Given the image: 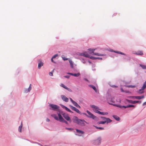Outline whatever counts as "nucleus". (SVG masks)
I'll use <instances>...</instances> for the list:
<instances>
[{
  "mask_svg": "<svg viewBox=\"0 0 146 146\" xmlns=\"http://www.w3.org/2000/svg\"><path fill=\"white\" fill-rule=\"evenodd\" d=\"M111 52H115V53L120 54H122V55H125V54L124 53L122 52H121L116 51H113V50H111Z\"/></svg>",
  "mask_w": 146,
  "mask_h": 146,
  "instance_id": "nucleus-24",
  "label": "nucleus"
},
{
  "mask_svg": "<svg viewBox=\"0 0 146 146\" xmlns=\"http://www.w3.org/2000/svg\"><path fill=\"white\" fill-rule=\"evenodd\" d=\"M99 113V114L103 115H108V112H103L100 111H98Z\"/></svg>",
  "mask_w": 146,
  "mask_h": 146,
  "instance_id": "nucleus-31",
  "label": "nucleus"
},
{
  "mask_svg": "<svg viewBox=\"0 0 146 146\" xmlns=\"http://www.w3.org/2000/svg\"><path fill=\"white\" fill-rule=\"evenodd\" d=\"M61 97L62 99L66 102H68V99L65 96L62 95L61 96Z\"/></svg>",
  "mask_w": 146,
  "mask_h": 146,
  "instance_id": "nucleus-14",
  "label": "nucleus"
},
{
  "mask_svg": "<svg viewBox=\"0 0 146 146\" xmlns=\"http://www.w3.org/2000/svg\"><path fill=\"white\" fill-rule=\"evenodd\" d=\"M62 122H64L66 123V124H68V122L65 121L64 119V120H63Z\"/></svg>",
  "mask_w": 146,
  "mask_h": 146,
  "instance_id": "nucleus-40",
  "label": "nucleus"
},
{
  "mask_svg": "<svg viewBox=\"0 0 146 146\" xmlns=\"http://www.w3.org/2000/svg\"><path fill=\"white\" fill-rule=\"evenodd\" d=\"M85 123H87L86 121L84 120L80 119V121H79V122H78V124L79 125H80L82 126H84L85 125Z\"/></svg>",
  "mask_w": 146,
  "mask_h": 146,
  "instance_id": "nucleus-7",
  "label": "nucleus"
},
{
  "mask_svg": "<svg viewBox=\"0 0 146 146\" xmlns=\"http://www.w3.org/2000/svg\"><path fill=\"white\" fill-rule=\"evenodd\" d=\"M72 103L77 108H80V106L76 102L74 101Z\"/></svg>",
  "mask_w": 146,
  "mask_h": 146,
  "instance_id": "nucleus-18",
  "label": "nucleus"
},
{
  "mask_svg": "<svg viewBox=\"0 0 146 146\" xmlns=\"http://www.w3.org/2000/svg\"><path fill=\"white\" fill-rule=\"evenodd\" d=\"M72 119L74 122L77 124L79 122V121H80V119H78L76 116H74Z\"/></svg>",
  "mask_w": 146,
  "mask_h": 146,
  "instance_id": "nucleus-10",
  "label": "nucleus"
},
{
  "mask_svg": "<svg viewBox=\"0 0 146 146\" xmlns=\"http://www.w3.org/2000/svg\"><path fill=\"white\" fill-rule=\"evenodd\" d=\"M86 112L88 114V115L87 117L90 118H92L94 119H96L97 118L92 113L89 111L87 110Z\"/></svg>",
  "mask_w": 146,
  "mask_h": 146,
  "instance_id": "nucleus-4",
  "label": "nucleus"
},
{
  "mask_svg": "<svg viewBox=\"0 0 146 146\" xmlns=\"http://www.w3.org/2000/svg\"><path fill=\"white\" fill-rule=\"evenodd\" d=\"M79 55L84 56V57L90 58L91 57V56H90L89 54H85V53H79Z\"/></svg>",
  "mask_w": 146,
  "mask_h": 146,
  "instance_id": "nucleus-13",
  "label": "nucleus"
},
{
  "mask_svg": "<svg viewBox=\"0 0 146 146\" xmlns=\"http://www.w3.org/2000/svg\"><path fill=\"white\" fill-rule=\"evenodd\" d=\"M113 117L117 121H119L120 120V118L116 115H113Z\"/></svg>",
  "mask_w": 146,
  "mask_h": 146,
  "instance_id": "nucleus-26",
  "label": "nucleus"
},
{
  "mask_svg": "<svg viewBox=\"0 0 146 146\" xmlns=\"http://www.w3.org/2000/svg\"><path fill=\"white\" fill-rule=\"evenodd\" d=\"M60 86L61 87L63 88H64L67 90L69 91H70V92L71 91V90L70 89V88L67 87L65 85H64L63 84H61L60 85Z\"/></svg>",
  "mask_w": 146,
  "mask_h": 146,
  "instance_id": "nucleus-15",
  "label": "nucleus"
},
{
  "mask_svg": "<svg viewBox=\"0 0 146 146\" xmlns=\"http://www.w3.org/2000/svg\"><path fill=\"white\" fill-rule=\"evenodd\" d=\"M22 123H21V125L19 126V131L20 132H21V129H22Z\"/></svg>",
  "mask_w": 146,
  "mask_h": 146,
  "instance_id": "nucleus-33",
  "label": "nucleus"
},
{
  "mask_svg": "<svg viewBox=\"0 0 146 146\" xmlns=\"http://www.w3.org/2000/svg\"><path fill=\"white\" fill-rule=\"evenodd\" d=\"M66 129L68 130H72V128H66Z\"/></svg>",
  "mask_w": 146,
  "mask_h": 146,
  "instance_id": "nucleus-46",
  "label": "nucleus"
},
{
  "mask_svg": "<svg viewBox=\"0 0 146 146\" xmlns=\"http://www.w3.org/2000/svg\"><path fill=\"white\" fill-rule=\"evenodd\" d=\"M94 126L97 129H99L100 130H103L104 129V128L103 127H98L95 126Z\"/></svg>",
  "mask_w": 146,
  "mask_h": 146,
  "instance_id": "nucleus-36",
  "label": "nucleus"
},
{
  "mask_svg": "<svg viewBox=\"0 0 146 146\" xmlns=\"http://www.w3.org/2000/svg\"><path fill=\"white\" fill-rule=\"evenodd\" d=\"M67 74L73 76L74 74L72 73H68H68H67Z\"/></svg>",
  "mask_w": 146,
  "mask_h": 146,
  "instance_id": "nucleus-39",
  "label": "nucleus"
},
{
  "mask_svg": "<svg viewBox=\"0 0 146 146\" xmlns=\"http://www.w3.org/2000/svg\"><path fill=\"white\" fill-rule=\"evenodd\" d=\"M69 62L70 63L71 67L72 68H73V63L72 62L71 60H69Z\"/></svg>",
  "mask_w": 146,
  "mask_h": 146,
  "instance_id": "nucleus-32",
  "label": "nucleus"
},
{
  "mask_svg": "<svg viewBox=\"0 0 146 146\" xmlns=\"http://www.w3.org/2000/svg\"><path fill=\"white\" fill-rule=\"evenodd\" d=\"M145 104H146V102H144L143 104V105H144Z\"/></svg>",
  "mask_w": 146,
  "mask_h": 146,
  "instance_id": "nucleus-51",
  "label": "nucleus"
},
{
  "mask_svg": "<svg viewBox=\"0 0 146 146\" xmlns=\"http://www.w3.org/2000/svg\"><path fill=\"white\" fill-rule=\"evenodd\" d=\"M108 101L109 102V103L110 104L113 105L114 106H116L117 107H119V108H121V106L119 105H117L114 104L115 103V101L114 100V97H112L110 98H109L108 100Z\"/></svg>",
  "mask_w": 146,
  "mask_h": 146,
  "instance_id": "nucleus-1",
  "label": "nucleus"
},
{
  "mask_svg": "<svg viewBox=\"0 0 146 146\" xmlns=\"http://www.w3.org/2000/svg\"><path fill=\"white\" fill-rule=\"evenodd\" d=\"M49 74L50 76H53V72H50L49 73Z\"/></svg>",
  "mask_w": 146,
  "mask_h": 146,
  "instance_id": "nucleus-41",
  "label": "nucleus"
},
{
  "mask_svg": "<svg viewBox=\"0 0 146 146\" xmlns=\"http://www.w3.org/2000/svg\"><path fill=\"white\" fill-rule=\"evenodd\" d=\"M121 106V108L122 107L124 108H129L132 107H134V106L133 105H127L126 106Z\"/></svg>",
  "mask_w": 146,
  "mask_h": 146,
  "instance_id": "nucleus-22",
  "label": "nucleus"
},
{
  "mask_svg": "<svg viewBox=\"0 0 146 146\" xmlns=\"http://www.w3.org/2000/svg\"><path fill=\"white\" fill-rule=\"evenodd\" d=\"M134 54L142 56L143 54V52L142 51L139 50L137 52H135L133 53Z\"/></svg>",
  "mask_w": 146,
  "mask_h": 146,
  "instance_id": "nucleus-12",
  "label": "nucleus"
},
{
  "mask_svg": "<svg viewBox=\"0 0 146 146\" xmlns=\"http://www.w3.org/2000/svg\"><path fill=\"white\" fill-rule=\"evenodd\" d=\"M59 117L58 120L60 122H62L63 120H64V119L62 117V115L60 114H58Z\"/></svg>",
  "mask_w": 146,
  "mask_h": 146,
  "instance_id": "nucleus-17",
  "label": "nucleus"
},
{
  "mask_svg": "<svg viewBox=\"0 0 146 146\" xmlns=\"http://www.w3.org/2000/svg\"><path fill=\"white\" fill-rule=\"evenodd\" d=\"M70 100L72 102H72L74 101H73V100H72V99L71 98H70Z\"/></svg>",
  "mask_w": 146,
  "mask_h": 146,
  "instance_id": "nucleus-47",
  "label": "nucleus"
},
{
  "mask_svg": "<svg viewBox=\"0 0 146 146\" xmlns=\"http://www.w3.org/2000/svg\"><path fill=\"white\" fill-rule=\"evenodd\" d=\"M89 86L90 87L93 88V89L96 92H97V90H96V89L95 86H94L92 85H89Z\"/></svg>",
  "mask_w": 146,
  "mask_h": 146,
  "instance_id": "nucleus-25",
  "label": "nucleus"
},
{
  "mask_svg": "<svg viewBox=\"0 0 146 146\" xmlns=\"http://www.w3.org/2000/svg\"><path fill=\"white\" fill-rule=\"evenodd\" d=\"M106 123V121H100L98 122V124H104Z\"/></svg>",
  "mask_w": 146,
  "mask_h": 146,
  "instance_id": "nucleus-34",
  "label": "nucleus"
},
{
  "mask_svg": "<svg viewBox=\"0 0 146 146\" xmlns=\"http://www.w3.org/2000/svg\"><path fill=\"white\" fill-rule=\"evenodd\" d=\"M64 77L69 78H70V76H64Z\"/></svg>",
  "mask_w": 146,
  "mask_h": 146,
  "instance_id": "nucleus-43",
  "label": "nucleus"
},
{
  "mask_svg": "<svg viewBox=\"0 0 146 146\" xmlns=\"http://www.w3.org/2000/svg\"><path fill=\"white\" fill-rule=\"evenodd\" d=\"M50 119H48V118H47L46 119V121L47 122H49L50 121Z\"/></svg>",
  "mask_w": 146,
  "mask_h": 146,
  "instance_id": "nucleus-45",
  "label": "nucleus"
},
{
  "mask_svg": "<svg viewBox=\"0 0 146 146\" xmlns=\"http://www.w3.org/2000/svg\"><path fill=\"white\" fill-rule=\"evenodd\" d=\"M62 115L64 118L68 121H69L70 122H71L70 117L68 115V114L66 113H64L62 114Z\"/></svg>",
  "mask_w": 146,
  "mask_h": 146,
  "instance_id": "nucleus-6",
  "label": "nucleus"
},
{
  "mask_svg": "<svg viewBox=\"0 0 146 146\" xmlns=\"http://www.w3.org/2000/svg\"><path fill=\"white\" fill-rule=\"evenodd\" d=\"M32 88H31V84H30L29 85V86L28 89V90H25V92L26 93H28V92H29L30 90H31Z\"/></svg>",
  "mask_w": 146,
  "mask_h": 146,
  "instance_id": "nucleus-21",
  "label": "nucleus"
},
{
  "mask_svg": "<svg viewBox=\"0 0 146 146\" xmlns=\"http://www.w3.org/2000/svg\"><path fill=\"white\" fill-rule=\"evenodd\" d=\"M83 114L84 115H86L87 117L88 115L86 114V113H83Z\"/></svg>",
  "mask_w": 146,
  "mask_h": 146,
  "instance_id": "nucleus-48",
  "label": "nucleus"
},
{
  "mask_svg": "<svg viewBox=\"0 0 146 146\" xmlns=\"http://www.w3.org/2000/svg\"><path fill=\"white\" fill-rule=\"evenodd\" d=\"M69 106L72 110L75 111L76 112L79 114L80 113V112L79 110L75 107L71 105H69Z\"/></svg>",
  "mask_w": 146,
  "mask_h": 146,
  "instance_id": "nucleus-9",
  "label": "nucleus"
},
{
  "mask_svg": "<svg viewBox=\"0 0 146 146\" xmlns=\"http://www.w3.org/2000/svg\"><path fill=\"white\" fill-rule=\"evenodd\" d=\"M90 58L91 59H92L94 60V59H98L100 60H102V58L100 57H93L92 56L90 57Z\"/></svg>",
  "mask_w": 146,
  "mask_h": 146,
  "instance_id": "nucleus-27",
  "label": "nucleus"
},
{
  "mask_svg": "<svg viewBox=\"0 0 146 146\" xmlns=\"http://www.w3.org/2000/svg\"><path fill=\"white\" fill-rule=\"evenodd\" d=\"M84 80H85L86 81H88V79H86V78H85V79H84Z\"/></svg>",
  "mask_w": 146,
  "mask_h": 146,
  "instance_id": "nucleus-52",
  "label": "nucleus"
},
{
  "mask_svg": "<svg viewBox=\"0 0 146 146\" xmlns=\"http://www.w3.org/2000/svg\"><path fill=\"white\" fill-rule=\"evenodd\" d=\"M63 59L64 60H68V59L67 58H66L65 57H63Z\"/></svg>",
  "mask_w": 146,
  "mask_h": 146,
  "instance_id": "nucleus-42",
  "label": "nucleus"
},
{
  "mask_svg": "<svg viewBox=\"0 0 146 146\" xmlns=\"http://www.w3.org/2000/svg\"><path fill=\"white\" fill-rule=\"evenodd\" d=\"M129 102L133 104H135L137 103H139L140 104L141 103V101H132V100H131L129 101Z\"/></svg>",
  "mask_w": 146,
  "mask_h": 146,
  "instance_id": "nucleus-19",
  "label": "nucleus"
},
{
  "mask_svg": "<svg viewBox=\"0 0 146 146\" xmlns=\"http://www.w3.org/2000/svg\"><path fill=\"white\" fill-rule=\"evenodd\" d=\"M144 93V91H142V92H139L140 94H141L142 93Z\"/></svg>",
  "mask_w": 146,
  "mask_h": 146,
  "instance_id": "nucleus-50",
  "label": "nucleus"
},
{
  "mask_svg": "<svg viewBox=\"0 0 146 146\" xmlns=\"http://www.w3.org/2000/svg\"><path fill=\"white\" fill-rule=\"evenodd\" d=\"M53 58H52H52H51V60L52 61V62H54L53 61Z\"/></svg>",
  "mask_w": 146,
  "mask_h": 146,
  "instance_id": "nucleus-49",
  "label": "nucleus"
},
{
  "mask_svg": "<svg viewBox=\"0 0 146 146\" xmlns=\"http://www.w3.org/2000/svg\"><path fill=\"white\" fill-rule=\"evenodd\" d=\"M102 118L104 121H106V123L107 124L112 121V120L109 118H106L104 117H102Z\"/></svg>",
  "mask_w": 146,
  "mask_h": 146,
  "instance_id": "nucleus-8",
  "label": "nucleus"
},
{
  "mask_svg": "<svg viewBox=\"0 0 146 146\" xmlns=\"http://www.w3.org/2000/svg\"><path fill=\"white\" fill-rule=\"evenodd\" d=\"M49 106L50 107V109L53 110H56L59 108V107L58 106L52 104H50Z\"/></svg>",
  "mask_w": 146,
  "mask_h": 146,
  "instance_id": "nucleus-5",
  "label": "nucleus"
},
{
  "mask_svg": "<svg viewBox=\"0 0 146 146\" xmlns=\"http://www.w3.org/2000/svg\"><path fill=\"white\" fill-rule=\"evenodd\" d=\"M51 116L53 117L56 120H58V117L55 114L52 115Z\"/></svg>",
  "mask_w": 146,
  "mask_h": 146,
  "instance_id": "nucleus-30",
  "label": "nucleus"
},
{
  "mask_svg": "<svg viewBox=\"0 0 146 146\" xmlns=\"http://www.w3.org/2000/svg\"><path fill=\"white\" fill-rule=\"evenodd\" d=\"M140 66L142 67V68H143V69H146V67L145 66V65H141V64H140Z\"/></svg>",
  "mask_w": 146,
  "mask_h": 146,
  "instance_id": "nucleus-37",
  "label": "nucleus"
},
{
  "mask_svg": "<svg viewBox=\"0 0 146 146\" xmlns=\"http://www.w3.org/2000/svg\"><path fill=\"white\" fill-rule=\"evenodd\" d=\"M62 107L64 108L67 111L71 113H73V112L70 109L67 108V107H66L65 106H63Z\"/></svg>",
  "mask_w": 146,
  "mask_h": 146,
  "instance_id": "nucleus-20",
  "label": "nucleus"
},
{
  "mask_svg": "<svg viewBox=\"0 0 146 146\" xmlns=\"http://www.w3.org/2000/svg\"><path fill=\"white\" fill-rule=\"evenodd\" d=\"M101 139L99 137L94 141V143L95 145H98L101 143Z\"/></svg>",
  "mask_w": 146,
  "mask_h": 146,
  "instance_id": "nucleus-11",
  "label": "nucleus"
},
{
  "mask_svg": "<svg viewBox=\"0 0 146 146\" xmlns=\"http://www.w3.org/2000/svg\"><path fill=\"white\" fill-rule=\"evenodd\" d=\"M130 86L131 87H132V86Z\"/></svg>",
  "mask_w": 146,
  "mask_h": 146,
  "instance_id": "nucleus-54",
  "label": "nucleus"
},
{
  "mask_svg": "<svg viewBox=\"0 0 146 146\" xmlns=\"http://www.w3.org/2000/svg\"><path fill=\"white\" fill-rule=\"evenodd\" d=\"M76 130L77 132L79 133H81V134H83L84 133V132L82 131L78 130L77 129H76Z\"/></svg>",
  "mask_w": 146,
  "mask_h": 146,
  "instance_id": "nucleus-29",
  "label": "nucleus"
},
{
  "mask_svg": "<svg viewBox=\"0 0 146 146\" xmlns=\"http://www.w3.org/2000/svg\"><path fill=\"white\" fill-rule=\"evenodd\" d=\"M58 56V55L57 54H55L52 57V58H55L56 57H57Z\"/></svg>",
  "mask_w": 146,
  "mask_h": 146,
  "instance_id": "nucleus-38",
  "label": "nucleus"
},
{
  "mask_svg": "<svg viewBox=\"0 0 146 146\" xmlns=\"http://www.w3.org/2000/svg\"><path fill=\"white\" fill-rule=\"evenodd\" d=\"M96 50L95 49H91L89 48L88 49L89 51H92V52L90 54H92L94 55L98 56H105L106 55L104 54H99L98 53L94 52Z\"/></svg>",
  "mask_w": 146,
  "mask_h": 146,
  "instance_id": "nucleus-2",
  "label": "nucleus"
},
{
  "mask_svg": "<svg viewBox=\"0 0 146 146\" xmlns=\"http://www.w3.org/2000/svg\"><path fill=\"white\" fill-rule=\"evenodd\" d=\"M146 87V83L145 82L144 84L142 87L141 88V89H140L139 91H141L143 90H144Z\"/></svg>",
  "mask_w": 146,
  "mask_h": 146,
  "instance_id": "nucleus-28",
  "label": "nucleus"
},
{
  "mask_svg": "<svg viewBox=\"0 0 146 146\" xmlns=\"http://www.w3.org/2000/svg\"><path fill=\"white\" fill-rule=\"evenodd\" d=\"M144 96L143 95L141 96H133V98H135L136 99H137L138 100H140L141 99H143L144 98Z\"/></svg>",
  "mask_w": 146,
  "mask_h": 146,
  "instance_id": "nucleus-16",
  "label": "nucleus"
},
{
  "mask_svg": "<svg viewBox=\"0 0 146 146\" xmlns=\"http://www.w3.org/2000/svg\"><path fill=\"white\" fill-rule=\"evenodd\" d=\"M43 65V63L42 62H40L38 64V67L39 69H40L41 67Z\"/></svg>",
  "mask_w": 146,
  "mask_h": 146,
  "instance_id": "nucleus-23",
  "label": "nucleus"
},
{
  "mask_svg": "<svg viewBox=\"0 0 146 146\" xmlns=\"http://www.w3.org/2000/svg\"><path fill=\"white\" fill-rule=\"evenodd\" d=\"M121 90L122 92H124V91L123 90L122 88H121Z\"/></svg>",
  "mask_w": 146,
  "mask_h": 146,
  "instance_id": "nucleus-44",
  "label": "nucleus"
},
{
  "mask_svg": "<svg viewBox=\"0 0 146 146\" xmlns=\"http://www.w3.org/2000/svg\"><path fill=\"white\" fill-rule=\"evenodd\" d=\"M80 75V73H78L77 74H74V76L75 77H78Z\"/></svg>",
  "mask_w": 146,
  "mask_h": 146,
  "instance_id": "nucleus-35",
  "label": "nucleus"
},
{
  "mask_svg": "<svg viewBox=\"0 0 146 146\" xmlns=\"http://www.w3.org/2000/svg\"><path fill=\"white\" fill-rule=\"evenodd\" d=\"M90 107L93 109V110L94 112L99 114L98 111H100L99 110H101L98 107L94 105H92L90 106Z\"/></svg>",
  "mask_w": 146,
  "mask_h": 146,
  "instance_id": "nucleus-3",
  "label": "nucleus"
},
{
  "mask_svg": "<svg viewBox=\"0 0 146 146\" xmlns=\"http://www.w3.org/2000/svg\"><path fill=\"white\" fill-rule=\"evenodd\" d=\"M112 87H117V86H113Z\"/></svg>",
  "mask_w": 146,
  "mask_h": 146,
  "instance_id": "nucleus-53",
  "label": "nucleus"
}]
</instances>
